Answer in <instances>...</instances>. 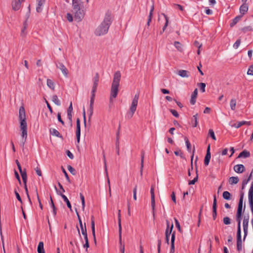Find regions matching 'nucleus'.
I'll list each match as a JSON object with an SVG mask.
<instances>
[{"label": "nucleus", "mask_w": 253, "mask_h": 253, "mask_svg": "<svg viewBox=\"0 0 253 253\" xmlns=\"http://www.w3.org/2000/svg\"><path fill=\"white\" fill-rule=\"evenodd\" d=\"M24 188H25V192H26V193L27 194V197L28 198L29 201V202L31 204H32V202H31L30 196L29 195L28 190V188H27V184L26 183H24Z\"/></svg>", "instance_id": "13d9d810"}, {"label": "nucleus", "mask_w": 253, "mask_h": 253, "mask_svg": "<svg viewBox=\"0 0 253 253\" xmlns=\"http://www.w3.org/2000/svg\"><path fill=\"white\" fill-rule=\"evenodd\" d=\"M239 181V179L237 176H232L229 178V182L230 184H237Z\"/></svg>", "instance_id": "2f4dec72"}, {"label": "nucleus", "mask_w": 253, "mask_h": 253, "mask_svg": "<svg viewBox=\"0 0 253 253\" xmlns=\"http://www.w3.org/2000/svg\"><path fill=\"white\" fill-rule=\"evenodd\" d=\"M252 30V28L250 26H246V27H243L241 29V31L244 33H245L248 31H251Z\"/></svg>", "instance_id": "5fc2aeb1"}, {"label": "nucleus", "mask_w": 253, "mask_h": 253, "mask_svg": "<svg viewBox=\"0 0 253 253\" xmlns=\"http://www.w3.org/2000/svg\"><path fill=\"white\" fill-rule=\"evenodd\" d=\"M233 169L236 172L238 173H241L245 170V168L242 164L235 165Z\"/></svg>", "instance_id": "f3484780"}, {"label": "nucleus", "mask_w": 253, "mask_h": 253, "mask_svg": "<svg viewBox=\"0 0 253 253\" xmlns=\"http://www.w3.org/2000/svg\"><path fill=\"white\" fill-rule=\"evenodd\" d=\"M57 119L58 121L62 124V125H64V122L61 119L60 113H58L57 114Z\"/></svg>", "instance_id": "338daca9"}, {"label": "nucleus", "mask_w": 253, "mask_h": 253, "mask_svg": "<svg viewBox=\"0 0 253 253\" xmlns=\"http://www.w3.org/2000/svg\"><path fill=\"white\" fill-rule=\"evenodd\" d=\"M50 206H51V208L52 209V212L53 213V215L55 217L56 216V213H57V209L56 208V207L54 205L52 198L51 196H50Z\"/></svg>", "instance_id": "7c9ffc66"}, {"label": "nucleus", "mask_w": 253, "mask_h": 253, "mask_svg": "<svg viewBox=\"0 0 253 253\" xmlns=\"http://www.w3.org/2000/svg\"><path fill=\"white\" fill-rule=\"evenodd\" d=\"M72 7L74 9L77 8L84 7L83 2L81 0H72Z\"/></svg>", "instance_id": "dca6fc26"}, {"label": "nucleus", "mask_w": 253, "mask_h": 253, "mask_svg": "<svg viewBox=\"0 0 253 253\" xmlns=\"http://www.w3.org/2000/svg\"><path fill=\"white\" fill-rule=\"evenodd\" d=\"M47 86L52 90L54 89V82L50 79L47 80Z\"/></svg>", "instance_id": "79ce46f5"}, {"label": "nucleus", "mask_w": 253, "mask_h": 253, "mask_svg": "<svg viewBox=\"0 0 253 253\" xmlns=\"http://www.w3.org/2000/svg\"><path fill=\"white\" fill-rule=\"evenodd\" d=\"M241 43V40H237L236 42L233 44V47L235 49H237Z\"/></svg>", "instance_id": "680f3d73"}, {"label": "nucleus", "mask_w": 253, "mask_h": 253, "mask_svg": "<svg viewBox=\"0 0 253 253\" xmlns=\"http://www.w3.org/2000/svg\"><path fill=\"white\" fill-rule=\"evenodd\" d=\"M81 229L82 233L84 237V240H86L87 239H88L85 223H84V227L81 228Z\"/></svg>", "instance_id": "e433bc0d"}, {"label": "nucleus", "mask_w": 253, "mask_h": 253, "mask_svg": "<svg viewBox=\"0 0 253 253\" xmlns=\"http://www.w3.org/2000/svg\"><path fill=\"white\" fill-rule=\"evenodd\" d=\"M197 160H198V157H196V160L195 162V165H196V176L193 180H190L189 181V182H188L189 185H193L198 181V170H197Z\"/></svg>", "instance_id": "6ab92c4d"}, {"label": "nucleus", "mask_w": 253, "mask_h": 253, "mask_svg": "<svg viewBox=\"0 0 253 253\" xmlns=\"http://www.w3.org/2000/svg\"><path fill=\"white\" fill-rule=\"evenodd\" d=\"M55 189L56 190L57 193L58 195H60L61 196V197L63 198L64 202H66L68 208L70 209V210L71 211H72L71 204L70 201H69L68 199L67 198V197L65 195L63 194L60 191H58L56 186H55Z\"/></svg>", "instance_id": "9d476101"}, {"label": "nucleus", "mask_w": 253, "mask_h": 253, "mask_svg": "<svg viewBox=\"0 0 253 253\" xmlns=\"http://www.w3.org/2000/svg\"><path fill=\"white\" fill-rule=\"evenodd\" d=\"M112 22L111 14L110 13L107 12L102 22L96 29L95 34L96 36H100L107 34Z\"/></svg>", "instance_id": "f03ea898"}, {"label": "nucleus", "mask_w": 253, "mask_h": 253, "mask_svg": "<svg viewBox=\"0 0 253 253\" xmlns=\"http://www.w3.org/2000/svg\"><path fill=\"white\" fill-rule=\"evenodd\" d=\"M217 216V200L215 195L213 196V201L212 205V217L215 220Z\"/></svg>", "instance_id": "9b49d317"}, {"label": "nucleus", "mask_w": 253, "mask_h": 253, "mask_svg": "<svg viewBox=\"0 0 253 253\" xmlns=\"http://www.w3.org/2000/svg\"><path fill=\"white\" fill-rule=\"evenodd\" d=\"M138 99H139V93H136L133 100H132V103H131V106L130 107V118H131L134 112H135L136 110V107H137V104H138Z\"/></svg>", "instance_id": "39448f33"}, {"label": "nucleus", "mask_w": 253, "mask_h": 253, "mask_svg": "<svg viewBox=\"0 0 253 253\" xmlns=\"http://www.w3.org/2000/svg\"><path fill=\"white\" fill-rule=\"evenodd\" d=\"M192 121H194V123L193 125V127H195L198 125V114L194 115L192 118Z\"/></svg>", "instance_id": "a18cd8bd"}, {"label": "nucleus", "mask_w": 253, "mask_h": 253, "mask_svg": "<svg viewBox=\"0 0 253 253\" xmlns=\"http://www.w3.org/2000/svg\"><path fill=\"white\" fill-rule=\"evenodd\" d=\"M211 158V154L210 152V145L208 146L207 150V153L204 159V164L205 166H208Z\"/></svg>", "instance_id": "ddd939ff"}, {"label": "nucleus", "mask_w": 253, "mask_h": 253, "mask_svg": "<svg viewBox=\"0 0 253 253\" xmlns=\"http://www.w3.org/2000/svg\"><path fill=\"white\" fill-rule=\"evenodd\" d=\"M242 17V15H239L234 18L232 22L230 24V27H233L236 25L239 21H240Z\"/></svg>", "instance_id": "f704fd0d"}, {"label": "nucleus", "mask_w": 253, "mask_h": 253, "mask_svg": "<svg viewBox=\"0 0 253 253\" xmlns=\"http://www.w3.org/2000/svg\"><path fill=\"white\" fill-rule=\"evenodd\" d=\"M247 73L248 75H253V64L250 66Z\"/></svg>", "instance_id": "69168bd1"}, {"label": "nucleus", "mask_w": 253, "mask_h": 253, "mask_svg": "<svg viewBox=\"0 0 253 253\" xmlns=\"http://www.w3.org/2000/svg\"><path fill=\"white\" fill-rule=\"evenodd\" d=\"M248 198L249 200H253V182H252L249 190Z\"/></svg>", "instance_id": "c9c22d12"}, {"label": "nucleus", "mask_w": 253, "mask_h": 253, "mask_svg": "<svg viewBox=\"0 0 253 253\" xmlns=\"http://www.w3.org/2000/svg\"><path fill=\"white\" fill-rule=\"evenodd\" d=\"M248 10V5L246 3H244L240 7V12L241 15H244Z\"/></svg>", "instance_id": "412c9836"}, {"label": "nucleus", "mask_w": 253, "mask_h": 253, "mask_svg": "<svg viewBox=\"0 0 253 253\" xmlns=\"http://www.w3.org/2000/svg\"><path fill=\"white\" fill-rule=\"evenodd\" d=\"M144 151L143 150L141 151V166H140V175L142 176L143 174V169L144 167Z\"/></svg>", "instance_id": "a878e982"}, {"label": "nucleus", "mask_w": 253, "mask_h": 253, "mask_svg": "<svg viewBox=\"0 0 253 253\" xmlns=\"http://www.w3.org/2000/svg\"><path fill=\"white\" fill-rule=\"evenodd\" d=\"M166 20V23L163 28V32L165 31L169 24V17L164 13L162 14Z\"/></svg>", "instance_id": "37998d69"}, {"label": "nucleus", "mask_w": 253, "mask_h": 253, "mask_svg": "<svg viewBox=\"0 0 253 253\" xmlns=\"http://www.w3.org/2000/svg\"><path fill=\"white\" fill-rule=\"evenodd\" d=\"M223 198L225 199V200H229L231 199V194L228 192V191H224L223 193Z\"/></svg>", "instance_id": "ea45409f"}, {"label": "nucleus", "mask_w": 253, "mask_h": 253, "mask_svg": "<svg viewBox=\"0 0 253 253\" xmlns=\"http://www.w3.org/2000/svg\"><path fill=\"white\" fill-rule=\"evenodd\" d=\"M50 133L53 135H55L56 137H59L60 138L63 139V136L60 134L58 130H57L55 128H50L49 130Z\"/></svg>", "instance_id": "bb28decb"}, {"label": "nucleus", "mask_w": 253, "mask_h": 253, "mask_svg": "<svg viewBox=\"0 0 253 253\" xmlns=\"http://www.w3.org/2000/svg\"><path fill=\"white\" fill-rule=\"evenodd\" d=\"M198 85L200 87V90L202 92H204L205 91V87H206V84L203 83H198Z\"/></svg>", "instance_id": "603ef678"}, {"label": "nucleus", "mask_w": 253, "mask_h": 253, "mask_svg": "<svg viewBox=\"0 0 253 253\" xmlns=\"http://www.w3.org/2000/svg\"><path fill=\"white\" fill-rule=\"evenodd\" d=\"M76 137L77 142L79 143L80 140L81 136V126H80V120L79 118L77 119V126H76Z\"/></svg>", "instance_id": "f8f14e48"}, {"label": "nucleus", "mask_w": 253, "mask_h": 253, "mask_svg": "<svg viewBox=\"0 0 253 253\" xmlns=\"http://www.w3.org/2000/svg\"><path fill=\"white\" fill-rule=\"evenodd\" d=\"M208 135H209V136L211 137L212 138V139H213L214 140H216V137H215V136L214 134V132L212 129H209Z\"/></svg>", "instance_id": "864d4df0"}, {"label": "nucleus", "mask_w": 253, "mask_h": 253, "mask_svg": "<svg viewBox=\"0 0 253 253\" xmlns=\"http://www.w3.org/2000/svg\"><path fill=\"white\" fill-rule=\"evenodd\" d=\"M245 125L250 126L251 125V122H247L245 121L238 122H237V123H235L234 124L231 125V126L232 127H235L236 128H239L241 126Z\"/></svg>", "instance_id": "a211bd4d"}, {"label": "nucleus", "mask_w": 253, "mask_h": 253, "mask_svg": "<svg viewBox=\"0 0 253 253\" xmlns=\"http://www.w3.org/2000/svg\"><path fill=\"white\" fill-rule=\"evenodd\" d=\"M19 120L20 121V128L22 131L21 136L24 140L21 144V146L24 147L25 142L27 137V124L26 121L25 109L23 106L20 107L19 108Z\"/></svg>", "instance_id": "f257e3e1"}, {"label": "nucleus", "mask_w": 253, "mask_h": 253, "mask_svg": "<svg viewBox=\"0 0 253 253\" xmlns=\"http://www.w3.org/2000/svg\"><path fill=\"white\" fill-rule=\"evenodd\" d=\"M198 94V89L196 88L191 95V98L190 99V103L192 105H194L196 103V98Z\"/></svg>", "instance_id": "5701e85b"}, {"label": "nucleus", "mask_w": 253, "mask_h": 253, "mask_svg": "<svg viewBox=\"0 0 253 253\" xmlns=\"http://www.w3.org/2000/svg\"><path fill=\"white\" fill-rule=\"evenodd\" d=\"M94 99H93V98H90V104H89V119H90L91 118V116L93 115V104H94Z\"/></svg>", "instance_id": "393cba45"}, {"label": "nucleus", "mask_w": 253, "mask_h": 253, "mask_svg": "<svg viewBox=\"0 0 253 253\" xmlns=\"http://www.w3.org/2000/svg\"><path fill=\"white\" fill-rule=\"evenodd\" d=\"M119 244L120 245V251L121 253H125V245H122V229H119Z\"/></svg>", "instance_id": "aec40b11"}, {"label": "nucleus", "mask_w": 253, "mask_h": 253, "mask_svg": "<svg viewBox=\"0 0 253 253\" xmlns=\"http://www.w3.org/2000/svg\"><path fill=\"white\" fill-rule=\"evenodd\" d=\"M189 72L186 70H180L178 72V75L182 78H188L189 77Z\"/></svg>", "instance_id": "cd10ccee"}, {"label": "nucleus", "mask_w": 253, "mask_h": 253, "mask_svg": "<svg viewBox=\"0 0 253 253\" xmlns=\"http://www.w3.org/2000/svg\"><path fill=\"white\" fill-rule=\"evenodd\" d=\"M184 140H185V143H186V147H187V150L189 151V152H190L191 151V144L188 140V139L187 138V137H185L184 138Z\"/></svg>", "instance_id": "de8ad7c7"}, {"label": "nucleus", "mask_w": 253, "mask_h": 253, "mask_svg": "<svg viewBox=\"0 0 253 253\" xmlns=\"http://www.w3.org/2000/svg\"><path fill=\"white\" fill-rule=\"evenodd\" d=\"M175 233V231H173L171 237V246L170 253H174V252Z\"/></svg>", "instance_id": "4be33fe9"}, {"label": "nucleus", "mask_w": 253, "mask_h": 253, "mask_svg": "<svg viewBox=\"0 0 253 253\" xmlns=\"http://www.w3.org/2000/svg\"><path fill=\"white\" fill-rule=\"evenodd\" d=\"M56 66L57 68L59 69L65 77H67L69 72L67 68L61 62L57 61L55 63Z\"/></svg>", "instance_id": "6e6552de"}, {"label": "nucleus", "mask_w": 253, "mask_h": 253, "mask_svg": "<svg viewBox=\"0 0 253 253\" xmlns=\"http://www.w3.org/2000/svg\"><path fill=\"white\" fill-rule=\"evenodd\" d=\"M67 169L68 170L73 174L75 175L76 173V170L74 168H73L71 166L69 165L67 167Z\"/></svg>", "instance_id": "6e6d98bb"}, {"label": "nucleus", "mask_w": 253, "mask_h": 253, "mask_svg": "<svg viewBox=\"0 0 253 253\" xmlns=\"http://www.w3.org/2000/svg\"><path fill=\"white\" fill-rule=\"evenodd\" d=\"M72 12L74 15L75 19L78 22L81 21L83 19L85 14L84 7L77 8L75 9H73Z\"/></svg>", "instance_id": "20e7f679"}, {"label": "nucleus", "mask_w": 253, "mask_h": 253, "mask_svg": "<svg viewBox=\"0 0 253 253\" xmlns=\"http://www.w3.org/2000/svg\"><path fill=\"white\" fill-rule=\"evenodd\" d=\"M62 171L64 173L67 180L68 181L69 183H70L71 182L70 179L69 177V176L68 175V173H67L66 171L65 170V169L63 167L62 168Z\"/></svg>", "instance_id": "052dcab7"}, {"label": "nucleus", "mask_w": 253, "mask_h": 253, "mask_svg": "<svg viewBox=\"0 0 253 253\" xmlns=\"http://www.w3.org/2000/svg\"><path fill=\"white\" fill-rule=\"evenodd\" d=\"M169 111L174 117L176 118L179 117V114L176 110L174 109H170Z\"/></svg>", "instance_id": "e2e57ef3"}, {"label": "nucleus", "mask_w": 253, "mask_h": 253, "mask_svg": "<svg viewBox=\"0 0 253 253\" xmlns=\"http://www.w3.org/2000/svg\"><path fill=\"white\" fill-rule=\"evenodd\" d=\"M236 105V100L235 99H232L230 100V106L232 110H235Z\"/></svg>", "instance_id": "a19ab883"}, {"label": "nucleus", "mask_w": 253, "mask_h": 253, "mask_svg": "<svg viewBox=\"0 0 253 253\" xmlns=\"http://www.w3.org/2000/svg\"><path fill=\"white\" fill-rule=\"evenodd\" d=\"M243 199L244 193L242 192L240 194V199L238 205L237 214H242Z\"/></svg>", "instance_id": "1a4fd4ad"}, {"label": "nucleus", "mask_w": 253, "mask_h": 253, "mask_svg": "<svg viewBox=\"0 0 253 253\" xmlns=\"http://www.w3.org/2000/svg\"><path fill=\"white\" fill-rule=\"evenodd\" d=\"M52 101L57 106L61 105L60 101L58 99L56 95H53L52 97Z\"/></svg>", "instance_id": "58836bf2"}, {"label": "nucleus", "mask_w": 253, "mask_h": 253, "mask_svg": "<svg viewBox=\"0 0 253 253\" xmlns=\"http://www.w3.org/2000/svg\"><path fill=\"white\" fill-rule=\"evenodd\" d=\"M250 152H249L247 150H244L239 154V155L238 156V158L242 157V158H248V157H250Z\"/></svg>", "instance_id": "72a5a7b5"}, {"label": "nucleus", "mask_w": 253, "mask_h": 253, "mask_svg": "<svg viewBox=\"0 0 253 253\" xmlns=\"http://www.w3.org/2000/svg\"><path fill=\"white\" fill-rule=\"evenodd\" d=\"M80 198L82 201V210L83 211H84V207H85V200L84 196L82 193L80 194Z\"/></svg>", "instance_id": "8fccbe9b"}, {"label": "nucleus", "mask_w": 253, "mask_h": 253, "mask_svg": "<svg viewBox=\"0 0 253 253\" xmlns=\"http://www.w3.org/2000/svg\"><path fill=\"white\" fill-rule=\"evenodd\" d=\"M223 222L225 225H229L231 223V219L228 216H226L223 218Z\"/></svg>", "instance_id": "3c124183"}, {"label": "nucleus", "mask_w": 253, "mask_h": 253, "mask_svg": "<svg viewBox=\"0 0 253 253\" xmlns=\"http://www.w3.org/2000/svg\"><path fill=\"white\" fill-rule=\"evenodd\" d=\"M43 246L44 244L43 242H40L37 248L38 253H45Z\"/></svg>", "instance_id": "c756f323"}, {"label": "nucleus", "mask_w": 253, "mask_h": 253, "mask_svg": "<svg viewBox=\"0 0 253 253\" xmlns=\"http://www.w3.org/2000/svg\"><path fill=\"white\" fill-rule=\"evenodd\" d=\"M249 220V216H244L243 222V228L248 227Z\"/></svg>", "instance_id": "c03bdc74"}, {"label": "nucleus", "mask_w": 253, "mask_h": 253, "mask_svg": "<svg viewBox=\"0 0 253 253\" xmlns=\"http://www.w3.org/2000/svg\"><path fill=\"white\" fill-rule=\"evenodd\" d=\"M242 214L236 213V219L238 222L237 228H241V221L242 219Z\"/></svg>", "instance_id": "4c0bfd02"}, {"label": "nucleus", "mask_w": 253, "mask_h": 253, "mask_svg": "<svg viewBox=\"0 0 253 253\" xmlns=\"http://www.w3.org/2000/svg\"><path fill=\"white\" fill-rule=\"evenodd\" d=\"M151 193V204L153 210V216L155 218V194H154V186L152 185L150 189Z\"/></svg>", "instance_id": "0eeeda50"}, {"label": "nucleus", "mask_w": 253, "mask_h": 253, "mask_svg": "<svg viewBox=\"0 0 253 253\" xmlns=\"http://www.w3.org/2000/svg\"><path fill=\"white\" fill-rule=\"evenodd\" d=\"M173 228V224L172 223L170 226L169 225V222L168 220H167V228L165 231V236H166V243L168 244H169V238L170 234H172V231Z\"/></svg>", "instance_id": "423d86ee"}, {"label": "nucleus", "mask_w": 253, "mask_h": 253, "mask_svg": "<svg viewBox=\"0 0 253 253\" xmlns=\"http://www.w3.org/2000/svg\"><path fill=\"white\" fill-rule=\"evenodd\" d=\"M38 5L36 7V11L40 13L42 11V6L45 2V0H37Z\"/></svg>", "instance_id": "b1692460"}, {"label": "nucleus", "mask_w": 253, "mask_h": 253, "mask_svg": "<svg viewBox=\"0 0 253 253\" xmlns=\"http://www.w3.org/2000/svg\"><path fill=\"white\" fill-rule=\"evenodd\" d=\"M118 226H119V229H122L121 211L120 210H119V211H118Z\"/></svg>", "instance_id": "4d7b16f0"}, {"label": "nucleus", "mask_w": 253, "mask_h": 253, "mask_svg": "<svg viewBox=\"0 0 253 253\" xmlns=\"http://www.w3.org/2000/svg\"><path fill=\"white\" fill-rule=\"evenodd\" d=\"M237 242H242L241 228H237Z\"/></svg>", "instance_id": "49530a36"}, {"label": "nucleus", "mask_w": 253, "mask_h": 253, "mask_svg": "<svg viewBox=\"0 0 253 253\" xmlns=\"http://www.w3.org/2000/svg\"><path fill=\"white\" fill-rule=\"evenodd\" d=\"M242 249V242H237V250L238 251L240 252Z\"/></svg>", "instance_id": "bf43d9fd"}, {"label": "nucleus", "mask_w": 253, "mask_h": 253, "mask_svg": "<svg viewBox=\"0 0 253 253\" xmlns=\"http://www.w3.org/2000/svg\"><path fill=\"white\" fill-rule=\"evenodd\" d=\"M14 193H15V196L16 197V198L17 199V200L20 202V203H22V199L20 197V195L19 194V193L16 191L15 190L14 191Z\"/></svg>", "instance_id": "774afa93"}, {"label": "nucleus", "mask_w": 253, "mask_h": 253, "mask_svg": "<svg viewBox=\"0 0 253 253\" xmlns=\"http://www.w3.org/2000/svg\"><path fill=\"white\" fill-rule=\"evenodd\" d=\"M121 74L119 71L114 73L113 82L111 85L110 101H112V98H115L117 96L119 92V86L121 81Z\"/></svg>", "instance_id": "7ed1b4c3"}, {"label": "nucleus", "mask_w": 253, "mask_h": 253, "mask_svg": "<svg viewBox=\"0 0 253 253\" xmlns=\"http://www.w3.org/2000/svg\"><path fill=\"white\" fill-rule=\"evenodd\" d=\"M20 174L21 175L23 181L24 183H27V176L26 169H24L23 170H22L21 171H19Z\"/></svg>", "instance_id": "c85d7f7f"}, {"label": "nucleus", "mask_w": 253, "mask_h": 253, "mask_svg": "<svg viewBox=\"0 0 253 253\" xmlns=\"http://www.w3.org/2000/svg\"><path fill=\"white\" fill-rule=\"evenodd\" d=\"M174 45L178 51L181 52L182 51L181 44L179 42H174Z\"/></svg>", "instance_id": "09e8293b"}, {"label": "nucleus", "mask_w": 253, "mask_h": 253, "mask_svg": "<svg viewBox=\"0 0 253 253\" xmlns=\"http://www.w3.org/2000/svg\"><path fill=\"white\" fill-rule=\"evenodd\" d=\"M66 18H67V20H68L69 22H72V21H73V18L72 14H71V13H68L67 14Z\"/></svg>", "instance_id": "0e129e2a"}, {"label": "nucleus", "mask_w": 253, "mask_h": 253, "mask_svg": "<svg viewBox=\"0 0 253 253\" xmlns=\"http://www.w3.org/2000/svg\"><path fill=\"white\" fill-rule=\"evenodd\" d=\"M91 231L92 236L94 239V242L96 244V240L95 237V222H94V218L92 215L91 216Z\"/></svg>", "instance_id": "4468645a"}, {"label": "nucleus", "mask_w": 253, "mask_h": 253, "mask_svg": "<svg viewBox=\"0 0 253 253\" xmlns=\"http://www.w3.org/2000/svg\"><path fill=\"white\" fill-rule=\"evenodd\" d=\"M99 76L98 73H96L95 75V76L93 78V84L92 87H94V88H97L98 85V83L99 82Z\"/></svg>", "instance_id": "473e14b6"}, {"label": "nucleus", "mask_w": 253, "mask_h": 253, "mask_svg": "<svg viewBox=\"0 0 253 253\" xmlns=\"http://www.w3.org/2000/svg\"><path fill=\"white\" fill-rule=\"evenodd\" d=\"M21 0H13L12 2V9L14 10H18L21 7Z\"/></svg>", "instance_id": "2eb2a0df"}]
</instances>
